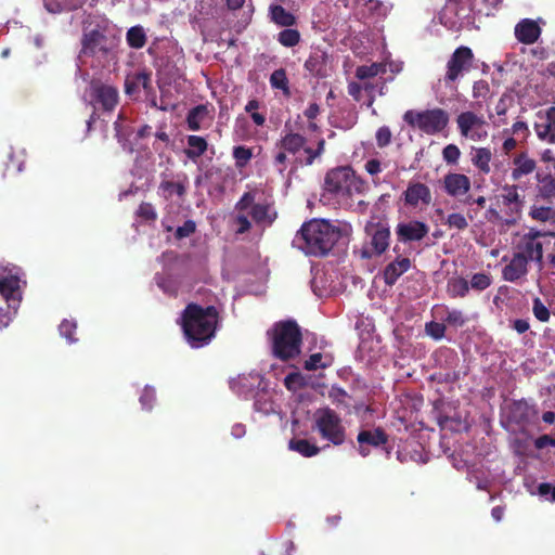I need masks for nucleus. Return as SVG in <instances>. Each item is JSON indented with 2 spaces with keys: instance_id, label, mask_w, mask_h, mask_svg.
<instances>
[{
  "instance_id": "obj_1",
  "label": "nucleus",
  "mask_w": 555,
  "mask_h": 555,
  "mask_svg": "<svg viewBox=\"0 0 555 555\" xmlns=\"http://www.w3.org/2000/svg\"><path fill=\"white\" fill-rule=\"evenodd\" d=\"M218 321L219 312L215 306L190 302L181 313L180 325L188 344L192 348H201L215 337Z\"/></svg>"
},
{
  "instance_id": "obj_2",
  "label": "nucleus",
  "mask_w": 555,
  "mask_h": 555,
  "mask_svg": "<svg viewBox=\"0 0 555 555\" xmlns=\"http://www.w3.org/2000/svg\"><path fill=\"white\" fill-rule=\"evenodd\" d=\"M340 229L326 220L313 219L301 225L296 235L299 248L309 256H326L339 241Z\"/></svg>"
},
{
  "instance_id": "obj_3",
  "label": "nucleus",
  "mask_w": 555,
  "mask_h": 555,
  "mask_svg": "<svg viewBox=\"0 0 555 555\" xmlns=\"http://www.w3.org/2000/svg\"><path fill=\"white\" fill-rule=\"evenodd\" d=\"M233 223L236 234H245L253 228V222L259 228L271 227L278 218L273 204L268 202L256 203L255 194L245 192L236 202Z\"/></svg>"
},
{
  "instance_id": "obj_4",
  "label": "nucleus",
  "mask_w": 555,
  "mask_h": 555,
  "mask_svg": "<svg viewBox=\"0 0 555 555\" xmlns=\"http://www.w3.org/2000/svg\"><path fill=\"white\" fill-rule=\"evenodd\" d=\"M267 336L274 358L286 362L300 354L302 333L295 320L275 322L267 331Z\"/></svg>"
},
{
  "instance_id": "obj_5",
  "label": "nucleus",
  "mask_w": 555,
  "mask_h": 555,
  "mask_svg": "<svg viewBox=\"0 0 555 555\" xmlns=\"http://www.w3.org/2000/svg\"><path fill=\"white\" fill-rule=\"evenodd\" d=\"M364 189L365 182L349 166L331 169L324 179V190L337 197H352Z\"/></svg>"
},
{
  "instance_id": "obj_6",
  "label": "nucleus",
  "mask_w": 555,
  "mask_h": 555,
  "mask_svg": "<svg viewBox=\"0 0 555 555\" xmlns=\"http://www.w3.org/2000/svg\"><path fill=\"white\" fill-rule=\"evenodd\" d=\"M306 143L307 139L304 135L289 131L281 137L276 146L292 155H296L300 150H304L306 157H296L294 160L295 168H297L298 166H311L325 152V140L323 138L318 141L315 149L306 146Z\"/></svg>"
},
{
  "instance_id": "obj_7",
  "label": "nucleus",
  "mask_w": 555,
  "mask_h": 555,
  "mask_svg": "<svg viewBox=\"0 0 555 555\" xmlns=\"http://www.w3.org/2000/svg\"><path fill=\"white\" fill-rule=\"evenodd\" d=\"M323 440L334 446L346 441V428L341 417L331 408L319 409L314 413V427Z\"/></svg>"
},
{
  "instance_id": "obj_8",
  "label": "nucleus",
  "mask_w": 555,
  "mask_h": 555,
  "mask_svg": "<svg viewBox=\"0 0 555 555\" xmlns=\"http://www.w3.org/2000/svg\"><path fill=\"white\" fill-rule=\"evenodd\" d=\"M447 111L436 107L422 112L406 111L403 120L411 127L418 128L422 132L434 135L444 130L449 124Z\"/></svg>"
},
{
  "instance_id": "obj_9",
  "label": "nucleus",
  "mask_w": 555,
  "mask_h": 555,
  "mask_svg": "<svg viewBox=\"0 0 555 555\" xmlns=\"http://www.w3.org/2000/svg\"><path fill=\"white\" fill-rule=\"evenodd\" d=\"M364 232L367 242L362 249L363 258L378 257L389 248L390 229L386 222L369 221Z\"/></svg>"
},
{
  "instance_id": "obj_10",
  "label": "nucleus",
  "mask_w": 555,
  "mask_h": 555,
  "mask_svg": "<svg viewBox=\"0 0 555 555\" xmlns=\"http://www.w3.org/2000/svg\"><path fill=\"white\" fill-rule=\"evenodd\" d=\"M89 103L96 113L102 111L111 113L119 102V93L116 87L100 80H92L88 90Z\"/></svg>"
},
{
  "instance_id": "obj_11",
  "label": "nucleus",
  "mask_w": 555,
  "mask_h": 555,
  "mask_svg": "<svg viewBox=\"0 0 555 555\" xmlns=\"http://www.w3.org/2000/svg\"><path fill=\"white\" fill-rule=\"evenodd\" d=\"M114 46V38L111 39L107 36V27L98 25L95 28L83 33L80 54L85 56H94L99 53L106 55Z\"/></svg>"
},
{
  "instance_id": "obj_12",
  "label": "nucleus",
  "mask_w": 555,
  "mask_h": 555,
  "mask_svg": "<svg viewBox=\"0 0 555 555\" xmlns=\"http://www.w3.org/2000/svg\"><path fill=\"white\" fill-rule=\"evenodd\" d=\"M474 53L470 48L461 46L454 50L447 62L444 83H454L465 73L469 72L474 63Z\"/></svg>"
},
{
  "instance_id": "obj_13",
  "label": "nucleus",
  "mask_w": 555,
  "mask_h": 555,
  "mask_svg": "<svg viewBox=\"0 0 555 555\" xmlns=\"http://www.w3.org/2000/svg\"><path fill=\"white\" fill-rule=\"evenodd\" d=\"M456 126L463 138L472 141H483L488 137L487 121L482 115L473 111H465L457 115Z\"/></svg>"
},
{
  "instance_id": "obj_14",
  "label": "nucleus",
  "mask_w": 555,
  "mask_h": 555,
  "mask_svg": "<svg viewBox=\"0 0 555 555\" xmlns=\"http://www.w3.org/2000/svg\"><path fill=\"white\" fill-rule=\"evenodd\" d=\"M21 280L8 267L0 266L1 302L18 306L22 300Z\"/></svg>"
},
{
  "instance_id": "obj_15",
  "label": "nucleus",
  "mask_w": 555,
  "mask_h": 555,
  "mask_svg": "<svg viewBox=\"0 0 555 555\" xmlns=\"http://www.w3.org/2000/svg\"><path fill=\"white\" fill-rule=\"evenodd\" d=\"M331 55L321 47H312L304 67L314 78H326L331 70Z\"/></svg>"
},
{
  "instance_id": "obj_16",
  "label": "nucleus",
  "mask_w": 555,
  "mask_h": 555,
  "mask_svg": "<svg viewBox=\"0 0 555 555\" xmlns=\"http://www.w3.org/2000/svg\"><path fill=\"white\" fill-rule=\"evenodd\" d=\"M404 204L409 207H427L431 204L433 196L428 185L422 182H409L406 190L402 194Z\"/></svg>"
},
{
  "instance_id": "obj_17",
  "label": "nucleus",
  "mask_w": 555,
  "mask_h": 555,
  "mask_svg": "<svg viewBox=\"0 0 555 555\" xmlns=\"http://www.w3.org/2000/svg\"><path fill=\"white\" fill-rule=\"evenodd\" d=\"M429 232V227L420 220H411L409 222H400L396 227V235L399 242H420Z\"/></svg>"
},
{
  "instance_id": "obj_18",
  "label": "nucleus",
  "mask_w": 555,
  "mask_h": 555,
  "mask_svg": "<svg viewBox=\"0 0 555 555\" xmlns=\"http://www.w3.org/2000/svg\"><path fill=\"white\" fill-rule=\"evenodd\" d=\"M539 411L534 404L528 401L515 400L508 409V418L517 425H528L538 418Z\"/></svg>"
},
{
  "instance_id": "obj_19",
  "label": "nucleus",
  "mask_w": 555,
  "mask_h": 555,
  "mask_svg": "<svg viewBox=\"0 0 555 555\" xmlns=\"http://www.w3.org/2000/svg\"><path fill=\"white\" fill-rule=\"evenodd\" d=\"M357 441L359 443V453L365 457L370 454L367 446L377 448L388 442V435L380 427L372 430H361L358 434Z\"/></svg>"
},
{
  "instance_id": "obj_20",
  "label": "nucleus",
  "mask_w": 555,
  "mask_h": 555,
  "mask_svg": "<svg viewBox=\"0 0 555 555\" xmlns=\"http://www.w3.org/2000/svg\"><path fill=\"white\" fill-rule=\"evenodd\" d=\"M511 178L513 181H519L524 177L533 173L538 167V163L527 151H522L514 155L512 158Z\"/></svg>"
},
{
  "instance_id": "obj_21",
  "label": "nucleus",
  "mask_w": 555,
  "mask_h": 555,
  "mask_svg": "<svg viewBox=\"0 0 555 555\" xmlns=\"http://www.w3.org/2000/svg\"><path fill=\"white\" fill-rule=\"evenodd\" d=\"M411 264L410 258L398 255L383 271L385 284L388 286L395 285L399 278L410 270Z\"/></svg>"
},
{
  "instance_id": "obj_22",
  "label": "nucleus",
  "mask_w": 555,
  "mask_h": 555,
  "mask_svg": "<svg viewBox=\"0 0 555 555\" xmlns=\"http://www.w3.org/2000/svg\"><path fill=\"white\" fill-rule=\"evenodd\" d=\"M528 272V261L525 254L516 253L502 270V278L507 282H516Z\"/></svg>"
},
{
  "instance_id": "obj_23",
  "label": "nucleus",
  "mask_w": 555,
  "mask_h": 555,
  "mask_svg": "<svg viewBox=\"0 0 555 555\" xmlns=\"http://www.w3.org/2000/svg\"><path fill=\"white\" fill-rule=\"evenodd\" d=\"M444 191L453 197L466 194L470 189V180L463 173L450 172L443 178Z\"/></svg>"
},
{
  "instance_id": "obj_24",
  "label": "nucleus",
  "mask_w": 555,
  "mask_h": 555,
  "mask_svg": "<svg viewBox=\"0 0 555 555\" xmlns=\"http://www.w3.org/2000/svg\"><path fill=\"white\" fill-rule=\"evenodd\" d=\"M540 36L541 28L533 20L524 18L515 26V37L524 44H533Z\"/></svg>"
},
{
  "instance_id": "obj_25",
  "label": "nucleus",
  "mask_w": 555,
  "mask_h": 555,
  "mask_svg": "<svg viewBox=\"0 0 555 555\" xmlns=\"http://www.w3.org/2000/svg\"><path fill=\"white\" fill-rule=\"evenodd\" d=\"M535 180L538 182L537 196L552 202L555 198V177L537 172Z\"/></svg>"
},
{
  "instance_id": "obj_26",
  "label": "nucleus",
  "mask_w": 555,
  "mask_h": 555,
  "mask_svg": "<svg viewBox=\"0 0 555 555\" xmlns=\"http://www.w3.org/2000/svg\"><path fill=\"white\" fill-rule=\"evenodd\" d=\"M492 159V152L489 147H473L472 149V164L482 175L491 172L490 163Z\"/></svg>"
},
{
  "instance_id": "obj_27",
  "label": "nucleus",
  "mask_w": 555,
  "mask_h": 555,
  "mask_svg": "<svg viewBox=\"0 0 555 555\" xmlns=\"http://www.w3.org/2000/svg\"><path fill=\"white\" fill-rule=\"evenodd\" d=\"M550 245L551 241H524V247L520 254H525L528 262L531 260L542 263L543 247Z\"/></svg>"
},
{
  "instance_id": "obj_28",
  "label": "nucleus",
  "mask_w": 555,
  "mask_h": 555,
  "mask_svg": "<svg viewBox=\"0 0 555 555\" xmlns=\"http://www.w3.org/2000/svg\"><path fill=\"white\" fill-rule=\"evenodd\" d=\"M186 141L188 149L184 150V154L192 160L199 158L208 149V143L203 137L191 134L186 138Z\"/></svg>"
},
{
  "instance_id": "obj_29",
  "label": "nucleus",
  "mask_w": 555,
  "mask_h": 555,
  "mask_svg": "<svg viewBox=\"0 0 555 555\" xmlns=\"http://www.w3.org/2000/svg\"><path fill=\"white\" fill-rule=\"evenodd\" d=\"M503 191V204L508 206L512 212L518 215L522 207V199L518 193V186L516 184H506Z\"/></svg>"
},
{
  "instance_id": "obj_30",
  "label": "nucleus",
  "mask_w": 555,
  "mask_h": 555,
  "mask_svg": "<svg viewBox=\"0 0 555 555\" xmlns=\"http://www.w3.org/2000/svg\"><path fill=\"white\" fill-rule=\"evenodd\" d=\"M270 18L271 21L282 27H292L296 24V17L291 12L286 11L280 4H273L270 7Z\"/></svg>"
},
{
  "instance_id": "obj_31",
  "label": "nucleus",
  "mask_w": 555,
  "mask_h": 555,
  "mask_svg": "<svg viewBox=\"0 0 555 555\" xmlns=\"http://www.w3.org/2000/svg\"><path fill=\"white\" fill-rule=\"evenodd\" d=\"M208 115V108L204 104L196 105L191 108L186 115L188 129L191 131H198L202 127L203 120Z\"/></svg>"
},
{
  "instance_id": "obj_32",
  "label": "nucleus",
  "mask_w": 555,
  "mask_h": 555,
  "mask_svg": "<svg viewBox=\"0 0 555 555\" xmlns=\"http://www.w3.org/2000/svg\"><path fill=\"white\" fill-rule=\"evenodd\" d=\"M188 189V178L184 176L183 181H162L159 190L164 192L165 198H170L172 194H177L180 198L184 197Z\"/></svg>"
},
{
  "instance_id": "obj_33",
  "label": "nucleus",
  "mask_w": 555,
  "mask_h": 555,
  "mask_svg": "<svg viewBox=\"0 0 555 555\" xmlns=\"http://www.w3.org/2000/svg\"><path fill=\"white\" fill-rule=\"evenodd\" d=\"M269 81L272 89L281 90L283 95L291 96L289 80L284 68L275 69L270 75Z\"/></svg>"
},
{
  "instance_id": "obj_34",
  "label": "nucleus",
  "mask_w": 555,
  "mask_h": 555,
  "mask_svg": "<svg viewBox=\"0 0 555 555\" xmlns=\"http://www.w3.org/2000/svg\"><path fill=\"white\" fill-rule=\"evenodd\" d=\"M469 292V284L464 278H452L448 281L447 293L451 298H464Z\"/></svg>"
},
{
  "instance_id": "obj_35",
  "label": "nucleus",
  "mask_w": 555,
  "mask_h": 555,
  "mask_svg": "<svg viewBox=\"0 0 555 555\" xmlns=\"http://www.w3.org/2000/svg\"><path fill=\"white\" fill-rule=\"evenodd\" d=\"M288 447L305 457H311L320 452V448L307 439H292Z\"/></svg>"
},
{
  "instance_id": "obj_36",
  "label": "nucleus",
  "mask_w": 555,
  "mask_h": 555,
  "mask_svg": "<svg viewBox=\"0 0 555 555\" xmlns=\"http://www.w3.org/2000/svg\"><path fill=\"white\" fill-rule=\"evenodd\" d=\"M386 73V65L383 63H372L371 65L358 66L354 73L356 78L359 80H367L377 75Z\"/></svg>"
},
{
  "instance_id": "obj_37",
  "label": "nucleus",
  "mask_w": 555,
  "mask_h": 555,
  "mask_svg": "<svg viewBox=\"0 0 555 555\" xmlns=\"http://www.w3.org/2000/svg\"><path fill=\"white\" fill-rule=\"evenodd\" d=\"M126 40L130 48L142 49L146 44V34L142 26L137 25L128 29Z\"/></svg>"
},
{
  "instance_id": "obj_38",
  "label": "nucleus",
  "mask_w": 555,
  "mask_h": 555,
  "mask_svg": "<svg viewBox=\"0 0 555 555\" xmlns=\"http://www.w3.org/2000/svg\"><path fill=\"white\" fill-rule=\"evenodd\" d=\"M333 363V358L331 356H323L320 352L312 353L304 364L305 370L307 371H315L317 369H326L330 367Z\"/></svg>"
},
{
  "instance_id": "obj_39",
  "label": "nucleus",
  "mask_w": 555,
  "mask_h": 555,
  "mask_svg": "<svg viewBox=\"0 0 555 555\" xmlns=\"http://www.w3.org/2000/svg\"><path fill=\"white\" fill-rule=\"evenodd\" d=\"M534 129L539 139L555 144V122L544 118L542 122L535 124Z\"/></svg>"
},
{
  "instance_id": "obj_40",
  "label": "nucleus",
  "mask_w": 555,
  "mask_h": 555,
  "mask_svg": "<svg viewBox=\"0 0 555 555\" xmlns=\"http://www.w3.org/2000/svg\"><path fill=\"white\" fill-rule=\"evenodd\" d=\"M301 36L297 29L287 27L278 34V41L286 48H293L300 42Z\"/></svg>"
},
{
  "instance_id": "obj_41",
  "label": "nucleus",
  "mask_w": 555,
  "mask_h": 555,
  "mask_svg": "<svg viewBox=\"0 0 555 555\" xmlns=\"http://www.w3.org/2000/svg\"><path fill=\"white\" fill-rule=\"evenodd\" d=\"M122 117L118 116L117 120L114 122L115 138L118 143L122 146L124 150L132 151V147L129 144V135L131 134V130L127 127H124L121 124Z\"/></svg>"
},
{
  "instance_id": "obj_42",
  "label": "nucleus",
  "mask_w": 555,
  "mask_h": 555,
  "mask_svg": "<svg viewBox=\"0 0 555 555\" xmlns=\"http://www.w3.org/2000/svg\"><path fill=\"white\" fill-rule=\"evenodd\" d=\"M529 216L537 221L546 222L555 217V211L551 207L535 206L530 208Z\"/></svg>"
},
{
  "instance_id": "obj_43",
  "label": "nucleus",
  "mask_w": 555,
  "mask_h": 555,
  "mask_svg": "<svg viewBox=\"0 0 555 555\" xmlns=\"http://www.w3.org/2000/svg\"><path fill=\"white\" fill-rule=\"evenodd\" d=\"M328 398L333 401V403H335L338 406H349V403L347 401V399H349V395L343 387L336 385L332 386L331 389L328 390Z\"/></svg>"
},
{
  "instance_id": "obj_44",
  "label": "nucleus",
  "mask_w": 555,
  "mask_h": 555,
  "mask_svg": "<svg viewBox=\"0 0 555 555\" xmlns=\"http://www.w3.org/2000/svg\"><path fill=\"white\" fill-rule=\"evenodd\" d=\"M233 157L237 168H244L253 157V152L249 147L240 145L233 150Z\"/></svg>"
},
{
  "instance_id": "obj_45",
  "label": "nucleus",
  "mask_w": 555,
  "mask_h": 555,
  "mask_svg": "<svg viewBox=\"0 0 555 555\" xmlns=\"http://www.w3.org/2000/svg\"><path fill=\"white\" fill-rule=\"evenodd\" d=\"M77 324L72 320H63L59 325V331L61 336L67 339L69 343H75L77 338L75 337Z\"/></svg>"
},
{
  "instance_id": "obj_46",
  "label": "nucleus",
  "mask_w": 555,
  "mask_h": 555,
  "mask_svg": "<svg viewBox=\"0 0 555 555\" xmlns=\"http://www.w3.org/2000/svg\"><path fill=\"white\" fill-rule=\"evenodd\" d=\"M532 312L535 319L540 322H547L550 320V310L539 297L533 299Z\"/></svg>"
},
{
  "instance_id": "obj_47",
  "label": "nucleus",
  "mask_w": 555,
  "mask_h": 555,
  "mask_svg": "<svg viewBox=\"0 0 555 555\" xmlns=\"http://www.w3.org/2000/svg\"><path fill=\"white\" fill-rule=\"evenodd\" d=\"M449 228L463 231L468 227V222L464 215L460 212L450 214L444 222Z\"/></svg>"
},
{
  "instance_id": "obj_48",
  "label": "nucleus",
  "mask_w": 555,
  "mask_h": 555,
  "mask_svg": "<svg viewBox=\"0 0 555 555\" xmlns=\"http://www.w3.org/2000/svg\"><path fill=\"white\" fill-rule=\"evenodd\" d=\"M443 321L449 325L462 327L466 323L467 319L461 310L452 309L447 311V315Z\"/></svg>"
},
{
  "instance_id": "obj_49",
  "label": "nucleus",
  "mask_w": 555,
  "mask_h": 555,
  "mask_svg": "<svg viewBox=\"0 0 555 555\" xmlns=\"http://www.w3.org/2000/svg\"><path fill=\"white\" fill-rule=\"evenodd\" d=\"M491 93L490 85L487 80L480 79L474 82L473 85V98L475 100L489 98Z\"/></svg>"
},
{
  "instance_id": "obj_50",
  "label": "nucleus",
  "mask_w": 555,
  "mask_h": 555,
  "mask_svg": "<svg viewBox=\"0 0 555 555\" xmlns=\"http://www.w3.org/2000/svg\"><path fill=\"white\" fill-rule=\"evenodd\" d=\"M468 284L473 289L481 292L491 285V278L486 273H475Z\"/></svg>"
},
{
  "instance_id": "obj_51",
  "label": "nucleus",
  "mask_w": 555,
  "mask_h": 555,
  "mask_svg": "<svg viewBox=\"0 0 555 555\" xmlns=\"http://www.w3.org/2000/svg\"><path fill=\"white\" fill-rule=\"evenodd\" d=\"M504 133L511 132L512 135L520 138V141H526L528 135L530 134V130L528 125L525 121L518 120L513 124L511 129H504Z\"/></svg>"
},
{
  "instance_id": "obj_52",
  "label": "nucleus",
  "mask_w": 555,
  "mask_h": 555,
  "mask_svg": "<svg viewBox=\"0 0 555 555\" xmlns=\"http://www.w3.org/2000/svg\"><path fill=\"white\" fill-rule=\"evenodd\" d=\"M137 216L144 221L154 222L157 219V212L151 203H141Z\"/></svg>"
},
{
  "instance_id": "obj_53",
  "label": "nucleus",
  "mask_w": 555,
  "mask_h": 555,
  "mask_svg": "<svg viewBox=\"0 0 555 555\" xmlns=\"http://www.w3.org/2000/svg\"><path fill=\"white\" fill-rule=\"evenodd\" d=\"M425 330L430 337L438 340L444 336L446 325L443 323L430 321L426 324Z\"/></svg>"
},
{
  "instance_id": "obj_54",
  "label": "nucleus",
  "mask_w": 555,
  "mask_h": 555,
  "mask_svg": "<svg viewBox=\"0 0 555 555\" xmlns=\"http://www.w3.org/2000/svg\"><path fill=\"white\" fill-rule=\"evenodd\" d=\"M461 156V151L455 144H448L442 150V157L448 164H456Z\"/></svg>"
},
{
  "instance_id": "obj_55",
  "label": "nucleus",
  "mask_w": 555,
  "mask_h": 555,
  "mask_svg": "<svg viewBox=\"0 0 555 555\" xmlns=\"http://www.w3.org/2000/svg\"><path fill=\"white\" fill-rule=\"evenodd\" d=\"M18 306H14L7 302H0V330L8 326L12 320L11 309H17Z\"/></svg>"
},
{
  "instance_id": "obj_56",
  "label": "nucleus",
  "mask_w": 555,
  "mask_h": 555,
  "mask_svg": "<svg viewBox=\"0 0 555 555\" xmlns=\"http://www.w3.org/2000/svg\"><path fill=\"white\" fill-rule=\"evenodd\" d=\"M196 231V223L193 220H186L181 227H178L175 233L177 240L189 237Z\"/></svg>"
},
{
  "instance_id": "obj_57",
  "label": "nucleus",
  "mask_w": 555,
  "mask_h": 555,
  "mask_svg": "<svg viewBox=\"0 0 555 555\" xmlns=\"http://www.w3.org/2000/svg\"><path fill=\"white\" fill-rule=\"evenodd\" d=\"M305 385L304 377L299 373H289L284 378V386L288 390H296Z\"/></svg>"
},
{
  "instance_id": "obj_58",
  "label": "nucleus",
  "mask_w": 555,
  "mask_h": 555,
  "mask_svg": "<svg viewBox=\"0 0 555 555\" xmlns=\"http://www.w3.org/2000/svg\"><path fill=\"white\" fill-rule=\"evenodd\" d=\"M391 131L387 126L378 128L376 131V143L378 147H385L391 142Z\"/></svg>"
},
{
  "instance_id": "obj_59",
  "label": "nucleus",
  "mask_w": 555,
  "mask_h": 555,
  "mask_svg": "<svg viewBox=\"0 0 555 555\" xmlns=\"http://www.w3.org/2000/svg\"><path fill=\"white\" fill-rule=\"evenodd\" d=\"M155 401V390L151 387H145L140 396V402L143 409L151 410Z\"/></svg>"
},
{
  "instance_id": "obj_60",
  "label": "nucleus",
  "mask_w": 555,
  "mask_h": 555,
  "mask_svg": "<svg viewBox=\"0 0 555 555\" xmlns=\"http://www.w3.org/2000/svg\"><path fill=\"white\" fill-rule=\"evenodd\" d=\"M287 153L288 152H284V150L280 149V152H278L273 158V166L281 175L286 170Z\"/></svg>"
},
{
  "instance_id": "obj_61",
  "label": "nucleus",
  "mask_w": 555,
  "mask_h": 555,
  "mask_svg": "<svg viewBox=\"0 0 555 555\" xmlns=\"http://www.w3.org/2000/svg\"><path fill=\"white\" fill-rule=\"evenodd\" d=\"M552 232H542L539 230L530 229V231L525 234L524 241H551Z\"/></svg>"
},
{
  "instance_id": "obj_62",
  "label": "nucleus",
  "mask_w": 555,
  "mask_h": 555,
  "mask_svg": "<svg viewBox=\"0 0 555 555\" xmlns=\"http://www.w3.org/2000/svg\"><path fill=\"white\" fill-rule=\"evenodd\" d=\"M348 94L357 102L361 100L362 85L356 81L348 83Z\"/></svg>"
},
{
  "instance_id": "obj_63",
  "label": "nucleus",
  "mask_w": 555,
  "mask_h": 555,
  "mask_svg": "<svg viewBox=\"0 0 555 555\" xmlns=\"http://www.w3.org/2000/svg\"><path fill=\"white\" fill-rule=\"evenodd\" d=\"M518 145V140L515 137H508L502 144V152L505 155H509Z\"/></svg>"
},
{
  "instance_id": "obj_64",
  "label": "nucleus",
  "mask_w": 555,
  "mask_h": 555,
  "mask_svg": "<svg viewBox=\"0 0 555 555\" xmlns=\"http://www.w3.org/2000/svg\"><path fill=\"white\" fill-rule=\"evenodd\" d=\"M365 170L371 175L375 176L382 171L380 162L376 158L369 159L365 163Z\"/></svg>"
}]
</instances>
